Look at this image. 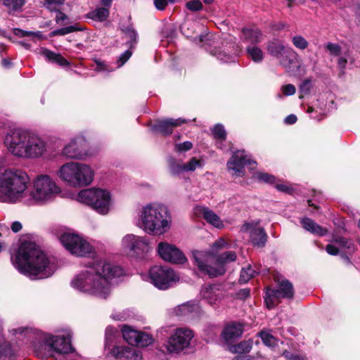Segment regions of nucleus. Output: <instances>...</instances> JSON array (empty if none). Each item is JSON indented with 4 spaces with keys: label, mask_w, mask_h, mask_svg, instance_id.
<instances>
[{
    "label": "nucleus",
    "mask_w": 360,
    "mask_h": 360,
    "mask_svg": "<svg viewBox=\"0 0 360 360\" xmlns=\"http://www.w3.org/2000/svg\"><path fill=\"white\" fill-rule=\"evenodd\" d=\"M29 176L21 170L0 171V202L44 206L61 193L56 180L45 174L36 176L28 188Z\"/></svg>",
    "instance_id": "1"
},
{
    "label": "nucleus",
    "mask_w": 360,
    "mask_h": 360,
    "mask_svg": "<svg viewBox=\"0 0 360 360\" xmlns=\"http://www.w3.org/2000/svg\"><path fill=\"white\" fill-rule=\"evenodd\" d=\"M124 274L120 266L101 261L79 270L72 278L70 285L79 292L106 300L112 293L113 283Z\"/></svg>",
    "instance_id": "2"
},
{
    "label": "nucleus",
    "mask_w": 360,
    "mask_h": 360,
    "mask_svg": "<svg viewBox=\"0 0 360 360\" xmlns=\"http://www.w3.org/2000/svg\"><path fill=\"white\" fill-rule=\"evenodd\" d=\"M11 262L19 272L33 280L49 278L57 269L55 259L31 241L20 243L16 252L11 255Z\"/></svg>",
    "instance_id": "3"
},
{
    "label": "nucleus",
    "mask_w": 360,
    "mask_h": 360,
    "mask_svg": "<svg viewBox=\"0 0 360 360\" xmlns=\"http://www.w3.org/2000/svg\"><path fill=\"white\" fill-rule=\"evenodd\" d=\"M4 143L13 155L23 158H37L47 151V143L36 133L22 128L7 131Z\"/></svg>",
    "instance_id": "4"
},
{
    "label": "nucleus",
    "mask_w": 360,
    "mask_h": 360,
    "mask_svg": "<svg viewBox=\"0 0 360 360\" xmlns=\"http://www.w3.org/2000/svg\"><path fill=\"white\" fill-rule=\"evenodd\" d=\"M226 246V241L223 238H219L212 244L210 251L193 250L192 255L198 270L210 277L223 275L226 271L224 264L236 259V254L233 251L226 252L217 257H215V254Z\"/></svg>",
    "instance_id": "5"
},
{
    "label": "nucleus",
    "mask_w": 360,
    "mask_h": 360,
    "mask_svg": "<svg viewBox=\"0 0 360 360\" xmlns=\"http://www.w3.org/2000/svg\"><path fill=\"white\" fill-rule=\"evenodd\" d=\"M138 216L137 226L149 235H163L172 226L171 213L168 207L161 203L146 204L140 209Z\"/></svg>",
    "instance_id": "6"
},
{
    "label": "nucleus",
    "mask_w": 360,
    "mask_h": 360,
    "mask_svg": "<svg viewBox=\"0 0 360 360\" xmlns=\"http://www.w3.org/2000/svg\"><path fill=\"white\" fill-rule=\"evenodd\" d=\"M95 172L89 164L70 161L62 165L56 176L66 185L73 188L89 186L94 181Z\"/></svg>",
    "instance_id": "7"
},
{
    "label": "nucleus",
    "mask_w": 360,
    "mask_h": 360,
    "mask_svg": "<svg viewBox=\"0 0 360 360\" xmlns=\"http://www.w3.org/2000/svg\"><path fill=\"white\" fill-rule=\"evenodd\" d=\"M76 199L103 216L108 214L114 207L113 196L105 188L94 187L83 189L78 193Z\"/></svg>",
    "instance_id": "8"
},
{
    "label": "nucleus",
    "mask_w": 360,
    "mask_h": 360,
    "mask_svg": "<svg viewBox=\"0 0 360 360\" xmlns=\"http://www.w3.org/2000/svg\"><path fill=\"white\" fill-rule=\"evenodd\" d=\"M179 276L167 266H154L148 271V280L155 288L167 290L179 281Z\"/></svg>",
    "instance_id": "9"
},
{
    "label": "nucleus",
    "mask_w": 360,
    "mask_h": 360,
    "mask_svg": "<svg viewBox=\"0 0 360 360\" xmlns=\"http://www.w3.org/2000/svg\"><path fill=\"white\" fill-rule=\"evenodd\" d=\"M61 154L68 160H84L90 155L86 139L82 134L72 137L65 143L61 150Z\"/></svg>",
    "instance_id": "10"
},
{
    "label": "nucleus",
    "mask_w": 360,
    "mask_h": 360,
    "mask_svg": "<svg viewBox=\"0 0 360 360\" xmlns=\"http://www.w3.org/2000/svg\"><path fill=\"white\" fill-rule=\"evenodd\" d=\"M194 338L193 331L187 328H177L174 330L165 344L167 351L170 354H179L190 347Z\"/></svg>",
    "instance_id": "11"
},
{
    "label": "nucleus",
    "mask_w": 360,
    "mask_h": 360,
    "mask_svg": "<svg viewBox=\"0 0 360 360\" xmlns=\"http://www.w3.org/2000/svg\"><path fill=\"white\" fill-rule=\"evenodd\" d=\"M122 249L129 255L143 258L151 250L148 239L146 236L127 234L121 242Z\"/></svg>",
    "instance_id": "12"
},
{
    "label": "nucleus",
    "mask_w": 360,
    "mask_h": 360,
    "mask_svg": "<svg viewBox=\"0 0 360 360\" xmlns=\"http://www.w3.org/2000/svg\"><path fill=\"white\" fill-rule=\"evenodd\" d=\"M266 50L271 56L278 58L280 64L287 70H289L298 56L292 48L284 46L277 39L269 41Z\"/></svg>",
    "instance_id": "13"
},
{
    "label": "nucleus",
    "mask_w": 360,
    "mask_h": 360,
    "mask_svg": "<svg viewBox=\"0 0 360 360\" xmlns=\"http://www.w3.org/2000/svg\"><path fill=\"white\" fill-rule=\"evenodd\" d=\"M60 241L71 254L84 257L92 250L91 245L79 236L65 232L60 236Z\"/></svg>",
    "instance_id": "14"
},
{
    "label": "nucleus",
    "mask_w": 360,
    "mask_h": 360,
    "mask_svg": "<svg viewBox=\"0 0 360 360\" xmlns=\"http://www.w3.org/2000/svg\"><path fill=\"white\" fill-rule=\"evenodd\" d=\"M294 295L293 286L288 281H281L276 289L267 288L265 302L269 309L272 308L279 298H292Z\"/></svg>",
    "instance_id": "15"
},
{
    "label": "nucleus",
    "mask_w": 360,
    "mask_h": 360,
    "mask_svg": "<svg viewBox=\"0 0 360 360\" xmlns=\"http://www.w3.org/2000/svg\"><path fill=\"white\" fill-rule=\"evenodd\" d=\"M158 255L165 262L173 264H184L187 259L184 254L174 245L160 242L157 246Z\"/></svg>",
    "instance_id": "16"
},
{
    "label": "nucleus",
    "mask_w": 360,
    "mask_h": 360,
    "mask_svg": "<svg viewBox=\"0 0 360 360\" xmlns=\"http://www.w3.org/2000/svg\"><path fill=\"white\" fill-rule=\"evenodd\" d=\"M121 331L124 340L131 345L143 347L153 342L151 335L127 325L122 326Z\"/></svg>",
    "instance_id": "17"
},
{
    "label": "nucleus",
    "mask_w": 360,
    "mask_h": 360,
    "mask_svg": "<svg viewBox=\"0 0 360 360\" xmlns=\"http://www.w3.org/2000/svg\"><path fill=\"white\" fill-rule=\"evenodd\" d=\"M44 342L52 350L60 354H69L74 352L70 344V333L65 331L63 335H48L44 339Z\"/></svg>",
    "instance_id": "18"
},
{
    "label": "nucleus",
    "mask_w": 360,
    "mask_h": 360,
    "mask_svg": "<svg viewBox=\"0 0 360 360\" xmlns=\"http://www.w3.org/2000/svg\"><path fill=\"white\" fill-rule=\"evenodd\" d=\"M241 231L250 235V241L254 246L263 248L267 240L264 229L257 224L245 223L241 227Z\"/></svg>",
    "instance_id": "19"
},
{
    "label": "nucleus",
    "mask_w": 360,
    "mask_h": 360,
    "mask_svg": "<svg viewBox=\"0 0 360 360\" xmlns=\"http://www.w3.org/2000/svg\"><path fill=\"white\" fill-rule=\"evenodd\" d=\"M246 162V154L244 150H237L233 153L227 162L228 171L233 176H245V165Z\"/></svg>",
    "instance_id": "20"
},
{
    "label": "nucleus",
    "mask_w": 360,
    "mask_h": 360,
    "mask_svg": "<svg viewBox=\"0 0 360 360\" xmlns=\"http://www.w3.org/2000/svg\"><path fill=\"white\" fill-rule=\"evenodd\" d=\"M109 354L115 360H142L143 358L139 349L127 345L115 346Z\"/></svg>",
    "instance_id": "21"
},
{
    "label": "nucleus",
    "mask_w": 360,
    "mask_h": 360,
    "mask_svg": "<svg viewBox=\"0 0 360 360\" xmlns=\"http://www.w3.org/2000/svg\"><path fill=\"white\" fill-rule=\"evenodd\" d=\"M122 31L125 37L129 39L127 41V44H129V49L120 56L117 61V68L122 67L130 58L132 55L131 49H134V45L136 44L138 37L137 32L131 25L126 27L123 26Z\"/></svg>",
    "instance_id": "22"
},
{
    "label": "nucleus",
    "mask_w": 360,
    "mask_h": 360,
    "mask_svg": "<svg viewBox=\"0 0 360 360\" xmlns=\"http://www.w3.org/2000/svg\"><path fill=\"white\" fill-rule=\"evenodd\" d=\"M186 122L185 119L182 118H167L158 120L154 124L152 125L151 129L156 132H159L163 135H170L174 127L181 126Z\"/></svg>",
    "instance_id": "23"
},
{
    "label": "nucleus",
    "mask_w": 360,
    "mask_h": 360,
    "mask_svg": "<svg viewBox=\"0 0 360 360\" xmlns=\"http://www.w3.org/2000/svg\"><path fill=\"white\" fill-rule=\"evenodd\" d=\"M201 296L210 305L216 304L222 297L223 292L219 285H205L200 291Z\"/></svg>",
    "instance_id": "24"
},
{
    "label": "nucleus",
    "mask_w": 360,
    "mask_h": 360,
    "mask_svg": "<svg viewBox=\"0 0 360 360\" xmlns=\"http://www.w3.org/2000/svg\"><path fill=\"white\" fill-rule=\"evenodd\" d=\"M195 214L202 217L207 223L217 229L224 227V224L219 217L208 207L198 206L195 207Z\"/></svg>",
    "instance_id": "25"
},
{
    "label": "nucleus",
    "mask_w": 360,
    "mask_h": 360,
    "mask_svg": "<svg viewBox=\"0 0 360 360\" xmlns=\"http://www.w3.org/2000/svg\"><path fill=\"white\" fill-rule=\"evenodd\" d=\"M243 333V326L237 322H231L224 328L221 337L227 342L240 338Z\"/></svg>",
    "instance_id": "26"
},
{
    "label": "nucleus",
    "mask_w": 360,
    "mask_h": 360,
    "mask_svg": "<svg viewBox=\"0 0 360 360\" xmlns=\"http://www.w3.org/2000/svg\"><path fill=\"white\" fill-rule=\"evenodd\" d=\"M240 38L248 45H257L263 40V35L257 28H245L241 32Z\"/></svg>",
    "instance_id": "27"
},
{
    "label": "nucleus",
    "mask_w": 360,
    "mask_h": 360,
    "mask_svg": "<svg viewBox=\"0 0 360 360\" xmlns=\"http://www.w3.org/2000/svg\"><path fill=\"white\" fill-rule=\"evenodd\" d=\"M37 53L42 56L46 61L56 63L60 66H68L70 63L60 54L54 53L44 47L37 49Z\"/></svg>",
    "instance_id": "28"
},
{
    "label": "nucleus",
    "mask_w": 360,
    "mask_h": 360,
    "mask_svg": "<svg viewBox=\"0 0 360 360\" xmlns=\"http://www.w3.org/2000/svg\"><path fill=\"white\" fill-rule=\"evenodd\" d=\"M301 224L306 231L319 236L326 235L328 231L326 229L323 228L309 218L302 219Z\"/></svg>",
    "instance_id": "29"
},
{
    "label": "nucleus",
    "mask_w": 360,
    "mask_h": 360,
    "mask_svg": "<svg viewBox=\"0 0 360 360\" xmlns=\"http://www.w3.org/2000/svg\"><path fill=\"white\" fill-rule=\"evenodd\" d=\"M246 53L248 58L256 63H260L263 61L264 53V51L257 45H248L246 47Z\"/></svg>",
    "instance_id": "30"
},
{
    "label": "nucleus",
    "mask_w": 360,
    "mask_h": 360,
    "mask_svg": "<svg viewBox=\"0 0 360 360\" xmlns=\"http://www.w3.org/2000/svg\"><path fill=\"white\" fill-rule=\"evenodd\" d=\"M169 170L170 173L174 176H177L183 172H186L185 164L180 161L170 158L168 160Z\"/></svg>",
    "instance_id": "31"
},
{
    "label": "nucleus",
    "mask_w": 360,
    "mask_h": 360,
    "mask_svg": "<svg viewBox=\"0 0 360 360\" xmlns=\"http://www.w3.org/2000/svg\"><path fill=\"white\" fill-rule=\"evenodd\" d=\"M212 54L219 60L228 63L233 61L237 56L236 51L233 53H227L225 51L220 49H216L213 51Z\"/></svg>",
    "instance_id": "32"
},
{
    "label": "nucleus",
    "mask_w": 360,
    "mask_h": 360,
    "mask_svg": "<svg viewBox=\"0 0 360 360\" xmlns=\"http://www.w3.org/2000/svg\"><path fill=\"white\" fill-rule=\"evenodd\" d=\"M197 309V304L188 302L178 306L175 309V312L177 315L184 316L193 312Z\"/></svg>",
    "instance_id": "33"
},
{
    "label": "nucleus",
    "mask_w": 360,
    "mask_h": 360,
    "mask_svg": "<svg viewBox=\"0 0 360 360\" xmlns=\"http://www.w3.org/2000/svg\"><path fill=\"white\" fill-rule=\"evenodd\" d=\"M252 176L255 179L259 182L269 184H274L276 182V179L274 175L266 172H257L254 173Z\"/></svg>",
    "instance_id": "34"
},
{
    "label": "nucleus",
    "mask_w": 360,
    "mask_h": 360,
    "mask_svg": "<svg viewBox=\"0 0 360 360\" xmlns=\"http://www.w3.org/2000/svg\"><path fill=\"white\" fill-rule=\"evenodd\" d=\"M89 18L98 21L105 20L109 15V11L106 8H98L91 12Z\"/></svg>",
    "instance_id": "35"
},
{
    "label": "nucleus",
    "mask_w": 360,
    "mask_h": 360,
    "mask_svg": "<svg viewBox=\"0 0 360 360\" xmlns=\"http://www.w3.org/2000/svg\"><path fill=\"white\" fill-rule=\"evenodd\" d=\"M292 45L300 51H304L309 46L308 41L302 35L296 34L291 37Z\"/></svg>",
    "instance_id": "36"
},
{
    "label": "nucleus",
    "mask_w": 360,
    "mask_h": 360,
    "mask_svg": "<svg viewBox=\"0 0 360 360\" xmlns=\"http://www.w3.org/2000/svg\"><path fill=\"white\" fill-rule=\"evenodd\" d=\"M252 347V341H243L238 345L233 347L232 350L233 352L238 354H245L250 352Z\"/></svg>",
    "instance_id": "37"
},
{
    "label": "nucleus",
    "mask_w": 360,
    "mask_h": 360,
    "mask_svg": "<svg viewBox=\"0 0 360 360\" xmlns=\"http://www.w3.org/2000/svg\"><path fill=\"white\" fill-rule=\"evenodd\" d=\"M13 352L10 344L4 342L0 344V360H12Z\"/></svg>",
    "instance_id": "38"
},
{
    "label": "nucleus",
    "mask_w": 360,
    "mask_h": 360,
    "mask_svg": "<svg viewBox=\"0 0 360 360\" xmlns=\"http://www.w3.org/2000/svg\"><path fill=\"white\" fill-rule=\"evenodd\" d=\"M4 5L9 10V13L18 11L25 4L23 0H4Z\"/></svg>",
    "instance_id": "39"
},
{
    "label": "nucleus",
    "mask_w": 360,
    "mask_h": 360,
    "mask_svg": "<svg viewBox=\"0 0 360 360\" xmlns=\"http://www.w3.org/2000/svg\"><path fill=\"white\" fill-rule=\"evenodd\" d=\"M333 241L346 250L348 253L353 252L354 250L352 242L345 238L336 236L334 238Z\"/></svg>",
    "instance_id": "40"
},
{
    "label": "nucleus",
    "mask_w": 360,
    "mask_h": 360,
    "mask_svg": "<svg viewBox=\"0 0 360 360\" xmlns=\"http://www.w3.org/2000/svg\"><path fill=\"white\" fill-rule=\"evenodd\" d=\"M259 335L265 345L273 347L277 345V339L274 338L270 333L266 331H262Z\"/></svg>",
    "instance_id": "41"
},
{
    "label": "nucleus",
    "mask_w": 360,
    "mask_h": 360,
    "mask_svg": "<svg viewBox=\"0 0 360 360\" xmlns=\"http://www.w3.org/2000/svg\"><path fill=\"white\" fill-rule=\"evenodd\" d=\"M185 164L186 172H193L197 168H202L204 166V161L196 158H192L189 162Z\"/></svg>",
    "instance_id": "42"
},
{
    "label": "nucleus",
    "mask_w": 360,
    "mask_h": 360,
    "mask_svg": "<svg viewBox=\"0 0 360 360\" xmlns=\"http://www.w3.org/2000/svg\"><path fill=\"white\" fill-rule=\"evenodd\" d=\"M255 271L253 270L250 266H248L245 269H243L240 272L239 281L241 283H247L255 276Z\"/></svg>",
    "instance_id": "43"
},
{
    "label": "nucleus",
    "mask_w": 360,
    "mask_h": 360,
    "mask_svg": "<svg viewBox=\"0 0 360 360\" xmlns=\"http://www.w3.org/2000/svg\"><path fill=\"white\" fill-rule=\"evenodd\" d=\"M212 134L215 139L225 140L226 132L222 124H216L212 129Z\"/></svg>",
    "instance_id": "44"
},
{
    "label": "nucleus",
    "mask_w": 360,
    "mask_h": 360,
    "mask_svg": "<svg viewBox=\"0 0 360 360\" xmlns=\"http://www.w3.org/2000/svg\"><path fill=\"white\" fill-rule=\"evenodd\" d=\"M63 4V0H44V6L51 12L58 11V8Z\"/></svg>",
    "instance_id": "45"
},
{
    "label": "nucleus",
    "mask_w": 360,
    "mask_h": 360,
    "mask_svg": "<svg viewBox=\"0 0 360 360\" xmlns=\"http://www.w3.org/2000/svg\"><path fill=\"white\" fill-rule=\"evenodd\" d=\"M96 65V67L94 68V70L99 72H110L114 71L115 68L110 67L107 63L105 61H101L100 60H94Z\"/></svg>",
    "instance_id": "46"
},
{
    "label": "nucleus",
    "mask_w": 360,
    "mask_h": 360,
    "mask_svg": "<svg viewBox=\"0 0 360 360\" xmlns=\"http://www.w3.org/2000/svg\"><path fill=\"white\" fill-rule=\"evenodd\" d=\"M326 48L330 54L333 56H339L342 53L341 46L338 44L328 42L326 45Z\"/></svg>",
    "instance_id": "47"
},
{
    "label": "nucleus",
    "mask_w": 360,
    "mask_h": 360,
    "mask_svg": "<svg viewBox=\"0 0 360 360\" xmlns=\"http://www.w3.org/2000/svg\"><path fill=\"white\" fill-rule=\"evenodd\" d=\"M186 7L191 11H198L202 9L203 6L200 0H192L186 4Z\"/></svg>",
    "instance_id": "48"
},
{
    "label": "nucleus",
    "mask_w": 360,
    "mask_h": 360,
    "mask_svg": "<svg viewBox=\"0 0 360 360\" xmlns=\"http://www.w3.org/2000/svg\"><path fill=\"white\" fill-rule=\"evenodd\" d=\"M312 82L311 79H305L300 86V91L302 94V96L308 94L312 88Z\"/></svg>",
    "instance_id": "49"
},
{
    "label": "nucleus",
    "mask_w": 360,
    "mask_h": 360,
    "mask_svg": "<svg viewBox=\"0 0 360 360\" xmlns=\"http://www.w3.org/2000/svg\"><path fill=\"white\" fill-rule=\"evenodd\" d=\"M193 148V143L191 141H184L181 143H178L175 145V150L177 152H186L191 150Z\"/></svg>",
    "instance_id": "50"
},
{
    "label": "nucleus",
    "mask_w": 360,
    "mask_h": 360,
    "mask_svg": "<svg viewBox=\"0 0 360 360\" xmlns=\"http://www.w3.org/2000/svg\"><path fill=\"white\" fill-rule=\"evenodd\" d=\"M281 91L285 96H292L295 94L296 89L293 84H289L282 86Z\"/></svg>",
    "instance_id": "51"
},
{
    "label": "nucleus",
    "mask_w": 360,
    "mask_h": 360,
    "mask_svg": "<svg viewBox=\"0 0 360 360\" xmlns=\"http://www.w3.org/2000/svg\"><path fill=\"white\" fill-rule=\"evenodd\" d=\"M275 187L276 188L281 192L285 193H291L292 191V187L288 186L287 184L281 183L278 184L277 181L276 182Z\"/></svg>",
    "instance_id": "52"
},
{
    "label": "nucleus",
    "mask_w": 360,
    "mask_h": 360,
    "mask_svg": "<svg viewBox=\"0 0 360 360\" xmlns=\"http://www.w3.org/2000/svg\"><path fill=\"white\" fill-rule=\"evenodd\" d=\"M32 332V329L27 327H20L18 328H13L11 330V333L15 335L17 334H22L25 333L26 335H29Z\"/></svg>",
    "instance_id": "53"
},
{
    "label": "nucleus",
    "mask_w": 360,
    "mask_h": 360,
    "mask_svg": "<svg viewBox=\"0 0 360 360\" xmlns=\"http://www.w3.org/2000/svg\"><path fill=\"white\" fill-rule=\"evenodd\" d=\"M60 35H65L71 32H74L78 30H80V28L78 27L76 25H70L68 27L60 28Z\"/></svg>",
    "instance_id": "54"
},
{
    "label": "nucleus",
    "mask_w": 360,
    "mask_h": 360,
    "mask_svg": "<svg viewBox=\"0 0 360 360\" xmlns=\"http://www.w3.org/2000/svg\"><path fill=\"white\" fill-rule=\"evenodd\" d=\"M118 333V330L113 326H109L105 329V338L107 340H110Z\"/></svg>",
    "instance_id": "55"
},
{
    "label": "nucleus",
    "mask_w": 360,
    "mask_h": 360,
    "mask_svg": "<svg viewBox=\"0 0 360 360\" xmlns=\"http://www.w3.org/2000/svg\"><path fill=\"white\" fill-rule=\"evenodd\" d=\"M56 12V22L57 24L59 25H63L64 22L68 20V15L60 11V10H58Z\"/></svg>",
    "instance_id": "56"
},
{
    "label": "nucleus",
    "mask_w": 360,
    "mask_h": 360,
    "mask_svg": "<svg viewBox=\"0 0 360 360\" xmlns=\"http://www.w3.org/2000/svg\"><path fill=\"white\" fill-rule=\"evenodd\" d=\"M154 4L157 9L163 11L167 6V0H154Z\"/></svg>",
    "instance_id": "57"
},
{
    "label": "nucleus",
    "mask_w": 360,
    "mask_h": 360,
    "mask_svg": "<svg viewBox=\"0 0 360 360\" xmlns=\"http://www.w3.org/2000/svg\"><path fill=\"white\" fill-rule=\"evenodd\" d=\"M326 252L331 255H336L339 252V250L333 245H328L326 248Z\"/></svg>",
    "instance_id": "58"
},
{
    "label": "nucleus",
    "mask_w": 360,
    "mask_h": 360,
    "mask_svg": "<svg viewBox=\"0 0 360 360\" xmlns=\"http://www.w3.org/2000/svg\"><path fill=\"white\" fill-rule=\"evenodd\" d=\"M22 224L18 221L13 222L11 226V229L14 233L19 232L22 229Z\"/></svg>",
    "instance_id": "59"
},
{
    "label": "nucleus",
    "mask_w": 360,
    "mask_h": 360,
    "mask_svg": "<svg viewBox=\"0 0 360 360\" xmlns=\"http://www.w3.org/2000/svg\"><path fill=\"white\" fill-rule=\"evenodd\" d=\"M296 122H297V117L293 114L288 115L284 120V122L287 124H293Z\"/></svg>",
    "instance_id": "60"
},
{
    "label": "nucleus",
    "mask_w": 360,
    "mask_h": 360,
    "mask_svg": "<svg viewBox=\"0 0 360 360\" xmlns=\"http://www.w3.org/2000/svg\"><path fill=\"white\" fill-rule=\"evenodd\" d=\"M345 55H347L346 53H345ZM347 63V58L346 57V56H341L338 58V65L339 66V68L343 69L346 67V65Z\"/></svg>",
    "instance_id": "61"
},
{
    "label": "nucleus",
    "mask_w": 360,
    "mask_h": 360,
    "mask_svg": "<svg viewBox=\"0 0 360 360\" xmlns=\"http://www.w3.org/2000/svg\"><path fill=\"white\" fill-rule=\"evenodd\" d=\"M25 37H34L39 39L43 38V34L40 31L37 32H31V31H25Z\"/></svg>",
    "instance_id": "62"
},
{
    "label": "nucleus",
    "mask_w": 360,
    "mask_h": 360,
    "mask_svg": "<svg viewBox=\"0 0 360 360\" xmlns=\"http://www.w3.org/2000/svg\"><path fill=\"white\" fill-rule=\"evenodd\" d=\"M246 162H247V163L245 164V165H247L250 169H254L256 168L257 162L254 160H251L248 157L247 155H246Z\"/></svg>",
    "instance_id": "63"
},
{
    "label": "nucleus",
    "mask_w": 360,
    "mask_h": 360,
    "mask_svg": "<svg viewBox=\"0 0 360 360\" xmlns=\"http://www.w3.org/2000/svg\"><path fill=\"white\" fill-rule=\"evenodd\" d=\"M283 356L286 359H289V360H294V359H295V358L297 355L292 354V353H290L289 351L285 350V351L283 352Z\"/></svg>",
    "instance_id": "64"
}]
</instances>
